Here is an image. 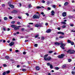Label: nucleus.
I'll return each mask as SVG.
<instances>
[{
    "label": "nucleus",
    "instance_id": "f257e3e1",
    "mask_svg": "<svg viewBox=\"0 0 75 75\" xmlns=\"http://www.w3.org/2000/svg\"><path fill=\"white\" fill-rule=\"evenodd\" d=\"M67 52V53H69L70 54H73L74 53H75V51H74V50H69Z\"/></svg>",
    "mask_w": 75,
    "mask_h": 75
},
{
    "label": "nucleus",
    "instance_id": "f03ea898",
    "mask_svg": "<svg viewBox=\"0 0 75 75\" xmlns=\"http://www.w3.org/2000/svg\"><path fill=\"white\" fill-rule=\"evenodd\" d=\"M60 44H61V46H60L61 48H62L63 50L65 49L64 47L65 46V44L63 43L62 42H60Z\"/></svg>",
    "mask_w": 75,
    "mask_h": 75
},
{
    "label": "nucleus",
    "instance_id": "7ed1b4c3",
    "mask_svg": "<svg viewBox=\"0 0 75 75\" xmlns=\"http://www.w3.org/2000/svg\"><path fill=\"white\" fill-rule=\"evenodd\" d=\"M40 16L39 14L38 15H35L33 16V18H38V19H39V18H40Z\"/></svg>",
    "mask_w": 75,
    "mask_h": 75
},
{
    "label": "nucleus",
    "instance_id": "20e7f679",
    "mask_svg": "<svg viewBox=\"0 0 75 75\" xmlns=\"http://www.w3.org/2000/svg\"><path fill=\"white\" fill-rule=\"evenodd\" d=\"M64 56L65 54H62L61 55H59L58 56V58H63V57H64Z\"/></svg>",
    "mask_w": 75,
    "mask_h": 75
},
{
    "label": "nucleus",
    "instance_id": "39448f33",
    "mask_svg": "<svg viewBox=\"0 0 75 75\" xmlns=\"http://www.w3.org/2000/svg\"><path fill=\"white\" fill-rule=\"evenodd\" d=\"M42 26V25L41 24H40V25H39L38 24H36L35 25V27H41Z\"/></svg>",
    "mask_w": 75,
    "mask_h": 75
},
{
    "label": "nucleus",
    "instance_id": "423d86ee",
    "mask_svg": "<svg viewBox=\"0 0 75 75\" xmlns=\"http://www.w3.org/2000/svg\"><path fill=\"white\" fill-rule=\"evenodd\" d=\"M51 31H52V30L50 29H48L46 30V32L47 33H51Z\"/></svg>",
    "mask_w": 75,
    "mask_h": 75
},
{
    "label": "nucleus",
    "instance_id": "0eeeda50",
    "mask_svg": "<svg viewBox=\"0 0 75 75\" xmlns=\"http://www.w3.org/2000/svg\"><path fill=\"white\" fill-rule=\"evenodd\" d=\"M14 44V42H12L10 44H9V45L10 46H13Z\"/></svg>",
    "mask_w": 75,
    "mask_h": 75
},
{
    "label": "nucleus",
    "instance_id": "6e6552de",
    "mask_svg": "<svg viewBox=\"0 0 75 75\" xmlns=\"http://www.w3.org/2000/svg\"><path fill=\"white\" fill-rule=\"evenodd\" d=\"M62 15L63 17H65L67 16V13L66 12H63Z\"/></svg>",
    "mask_w": 75,
    "mask_h": 75
},
{
    "label": "nucleus",
    "instance_id": "1a4fd4ad",
    "mask_svg": "<svg viewBox=\"0 0 75 75\" xmlns=\"http://www.w3.org/2000/svg\"><path fill=\"white\" fill-rule=\"evenodd\" d=\"M35 69L37 71H39L40 70V67L38 66H37L36 67Z\"/></svg>",
    "mask_w": 75,
    "mask_h": 75
},
{
    "label": "nucleus",
    "instance_id": "9d476101",
    "mask_svg": "<svg viewBox=\"0 0 75 75\" xmlns=\"http://www.w3.org/2000/svg\"><path fill=\"white\" fill-rule=\"evenodd\" d=\"M52 16H54V14H55V12L54 11H52L51 12Z\"/></svg>",
    "mask_w": 75,
    "mask_h": 75
},
{
    "label": "nucleus",
    "instance_id": "9b49d317",
    "mask_svg": "<svg viewBox=\"0 0 75 75\" xmlns=\"http://www.w3.org/2000/svg\"><path fill=\"white\" fill-rule=\"evenodd\" d=\"M19 28L18 26H16L14 28V30H19Z\"/></svg>",
    "mask_w": 75,
    "mask_h": 75
},
{
    "label": "nucleus",
    "instance_id": "f8f14e48",
    "mask_svg": "<svg viewBox=\"0 0 75 75\" xmlns=\"http://www.w3.org/2000/svg\"><path fill=\"white\" fill-rule=\"evenodd\" d=\"M54 44H55L56 45H60V43L56 42Z\"/></svg>",
    "mask_w": 75,
    "mask_h": 75
},
{
    "label": "nucleus",
    "instance_id": "ddd939ff",
    "mask_svg": "<svg viewBox=\"0 0 75 75\" xmlns=\"http://www.w3.org/2000/svg\"><path fill=\"white\" fill-rule=\"evenodd\" d=\"M12 12L13 13H17L18 12L16 10H13Z\"/></svg>",
    "mask_w": 75,
    "mask_h": 75
},
{
    "label": "nucleus",
    "instance_id": "4468645a",
    "mask_svg": "<svg viewBox=\"0 0 75 75\" xmlns=\"http://www.w3.org/2000/svg\"><path fill=\"white\" fill-rule=\"evenodd\" d=\"M71 42H72V41H71L70 40H67V42L69 44H71Z\"/></svg>",
    "mask_w": 75,
    "mask_h": 75
},
{
    "label": "nucleus",
    "instance_id": "2eb2a0df",
    "mask_svg": "<svg viewBox=\"0 0 75 75\" xmlns=\"http://www.w3.org/2000/svg\"><path fill=\"white\" fill-rule=\"evenodd\" d=\"M47 58V61H50V60H51V59H52V58L50 57H49Z\"/></svg>",
    "mask_w": 75,
    "mask_h": 75
},
{
    "label": "nucleus",
    "instance_id": "dca6fc26",
    "mask_svg": "<svg viewBox=\"0 0 75 75\" xmlns=\"http://www.w3.org/2000/svg\"><path fill=\"white\" fill-rule=\"evenodd\" d=\"M5 58H6V59H8L10 58V57H9L7 56H5Z\"/></svg>",
    "mask_w": 75,
    "mask_h": 75
},
{
    "label": "nucleus",
    "instance_id": "f3484780",
    "mask_svg": "<svg viewBox=\"0 0 75 75\" xmlns=\"http://www.w3.org/2000/svg\"><path fill=\"white\" fill-rule=\"evenodd\" d=\"M45 39V37L42 36L41 37V40H44Z\"/></svg>",
    "mask_w": 75,
    "mask_h": 75
},
{
    "label": "nucleus",
    "instance_id": "a211bd4d",
    "mask_svg": "<svg viewBox=\"0 0 75 75\" xmlns=\"http://www.w3.org/2000/svg\"><path fill=\"white\" fill-rule=\"evenodd\" d=\"M59 38H64V36H60L59 37Z\"/></svg>",
    "mask_w": 75,
    "mask_h": 75
},
{
    "label": "nucleus",
    "instance_id": "6ab92c4d",
    "mask_svg": "<svg viewBox=\"0 0 75 75\" xmlns=\"http://www.w3.org/2000/svg\"><path fill=\"white\" fill-rule=\"evenodd\" d=\"M11 27H12V28H14L16 27V25H11Z\"/></svg>",
    "mask_w": 75,
    "mask_h": 75
},
{
    "label": "nucleus",
    "instance_id": "aec40b11",
    "mask_svg": "<svg viewBox=\"0 0 75 75\" xmlns=\"http://www.w3.org/2000/svg\"><path fill=\"white\" fill-rule=\"evenodd\" d=\"M68 2H66L64 4V6H67V5H68Z\"/></svg>",
    "mask_w": 75,
    "mask_h": 75
},
{
    "label": "nucleus",
    "instance_id": "412c9836",
    "mask_svg": "<svg viewBox=\"0 0 75 75\" xmlns=\"http://www.w3.org/2000/svg\"><path fill=\"white\" fill-rule=\"evenodd\" d=\"M9 6H10L11 8H14V6L13 5L10 4Z\"/></svg>",
    "mask_w": 75,
    "mask_h": 75
},
{
    "label": "nucleus",
    "instance_id": "4be33fe9",
    "mask_svg": "<svg viewBox=\"0 0 75 75\" xmlns=\"http://www.w3.org/2000/svg\"><path fill=\"white\" fill-rule=\"evenodd\" d=\"M50 68L51 69H52V68H53V66L52 64H50Z\"/></svg>",
    "mask_w": 75,
    "mask_h": 75
},
{
    "label": "nucleus",
    "instance_id": "5701e85b",
    "mask_svg": "<svg viewBox=\"0 0 75 75\" xmlns=\"http://www.w3.org/2000/svg\"><path fill=\"white\" fill-rule=\"evenodd\" d=\"M22 71H23V72H25V71H26V70L25 69H23L22 70Z\"/></svg>",
    "mask_w": 75,
    "mask_h": 75
},
{
    "label": "nucleus",
    "instance_id": "b1692460",
    "mask_svg": "<svg viewBox=\"0 0 75 75\" xmlns=\"http://www.w3.org/2000/svg\"><path fill=\"white\" fill-rule=\"evenodd\" d=\"M39 36V35L37 34L35 36V37L36 38H37V37H38Z\"/></svg>",
    "mask_w": 75,
    "mask_h": 75
},
{
    "label": "nucleus",
    "instance_id": "393cba45",
    "mask_svg": "<svg viewBox=\"0 0 75 75\" xmlns=\"http://www.w3.org/2000/svg\"><path fill=\"white\" fill-rule=\"evenodd\" d=\"M44 59L45 61H48V58H47V57H44Z\"/></svg>",
    "mask_w": 75,
    "mask_h": 75
},
{
    "label": "nucleus",
    "instance_id": "a878e982",
    "mask_svg": "<svg viewBox=\"0 0 75 75\" xmlns=\"http://www.w3.org/2000/svg\"><path fill=\"white\" fill-rule=\"evenodd\" d=\"M70 44L71 45H74V42H71Z\"/></svg>",
    "mask_w": 75,
    "mask_h": 75
},
{
    "label": "nucleus",
    "instance_id": "bb28decb",
    "mask_svg": "<svg viewBox=\"0 0 75 75\" xmlns=\"http://www.w3.org/2000/svg\"><path fill=\"white\" fill-rule=\"evenodd\" d=\"M61 23L62 24H63V25H65V24H66V23L64 22H61Z\"/></svg>",
    "mask_w": 75,
    "mask_h": 75
},
{
    "label": "nucleus",
    "instance_id": "cd10ccee",
    "mask_svg": "<svg viewBox=\"0 0 75 75\" xmlns=\"http://www.w3.org/2000/svg\"><path fill=\"white\" fill-rule=\"evenodd\" d=\"M34 46L35 47H38V44H35Z\"/></svg>",
    "mask_w": 75,
    "mask_h": 75
},
{
    "label": "nucleus",
    "instance_id": "c85d7f7f",
    "mask_svg": "<svg viewBox=\"0 0 75 75\" xmlns=\"http://www.w3.org/2000/svg\"><path fill=\"white\" fill-rule=\"evenodd\" d=\"M63 68H65L66 67V64H64L62 66Z\"/></svg>",
    "mask_w": 75,
    "mask_h": 75
},
{
    "label": "nucleus",
    "instance_id": "c756f323",
    "mask_svg": "<svg viewBox=\"0 0 75 75\" xmlns=\"http://www.w3.org/2000/svg\"><path fill=\"white\" fill-rule=\"evenodd\" d=\"M55 69H56V70H58V69H59V68L58 67H55Z\"/></svg>",
    "mask_w": 75,
    "mask_h": 75
},
{
    "label": "nucleus",
    "instance_id": "7c9ffc66",
    "mask_svg": "<svg viewBox=\"0 0 75 75\" xmlns=\"http://www.w3.org/2000/svg\"><path fill=\"white\" fill-rule=\"evenodd\" d=\"M28 7H29V8H30V7H32L31 4H29L28 6Z\"/></svg>",
    "mask_w": 75,
    "mask_h": 75
},
{
    "label": "nucleus",
    "instance_id": "2f4dec72",
    "mask_svg": "<svg viewBox=\"0 0 75 75\" xmlns=\"http://www.w3.org/2000/svg\"><path fill=\"white\" fill-rule=\"evenodd\" d=\"M36 8H38V9L39 8H41V7L40 6H38Z\"/></svg>",
    "mask_w": 75,
    "mask_h": 75
},
{
    "label": "nucleus",
    "instance_id": "473e14b6",
    "mask_svg": "<svg viewBox=\"0 0 75 75\" xmlns=\"http://www.w3.org/2000/svg\"><path fill=\"white\" fill-rule=\"evenodd\" d=\"M2 30L3 31H6V28H3L2 29Z\"/></svg>",
    "mask_w": 75,
    "mask_h": 75
},
{
    "label": "nucleus",
    "instance_id": "72a5a7b5",
    "mask_svg": "<svg viewBox=\"0 0 75 75\" xmlns=\"http://www.w3.org/2000/svg\"><path fill=\"white\" fill-rule=\"evenodd\" d=\"M68 17L69 18H72V17H73V16L69 15L68 16Z\"/></svg>",
    "mask_w": 75,
    "mask_h": 75
},
{
    "label": "nucleus",
    "instance_id": "f704fd0d",
    "mask_svg": "<svg viewBox=\"0 0 75 75\" xmlns=\"http://www.w3.org/2000/svg\"><path fill=\"white\" fill-rule=\"evenodd\" d=\"M6 74V72L5 71L3 73V75H5Z\"/></svg>",
    "mask_w": 75,
    "mask_h": 75
},
{
    "label": "nucleus",
    "instance_id": "c9c22d12",
    "mask_svg": "<svg viewBox=\"0 0 75 75\" xmlns=\"http://www.w3.org/2000/svg\"><path fill=\"white\" fill-rule=\"evenodd\" d=\"M4 20H7L8 18H7V17H5L4 18Z\"/></svg>",
    "mask_w": 75,
    "mask_h": 75
},
{
    "label": "nucleus",
    "instance_id": "e433bc0d",
    "mask_svg": "<svg viewBox=\"0 0 75 75\" xmlns=\"http://www.w3.org/2000/svg\"><path fill=\"white\" fill-rule=\"evenodd\" d=\"M52 7L54 8H56V6H55V5H53L52 6Z\"/></svg>",
    "mask_w": 75,
    "mask_h": 75
},
{
    "label": "nucleus",
    "instance_id": "4c0bfd02",
    "mask_svg": "<svg viewBox=\"0 0 75 75\" xmlns=\"http://www.w3.org/2000/svg\"><path fill=\"white\" fill-rule=\"evenodd\" d=\"M1 6L2 7H5V5L4 4H2Z\"/></svg>",
    "mask_w": 75,
    "mask_h": 75
},
{
    "label": "nucleus",
    "instance_id": "58836bf2",
    "mask_svg": "<svg viewBox=\"0 0 75 75\" xmlns=\"http://www.w3.org/2000/svg\"><path fill=\"white\" fill-rule=\"evenodd\" d=\"M10 71H7L6 72V74H9V73H10Z\"/></svg>",
    "mask_w": 75,
    "mask_h": 75
},
{
    "label": "nucleus",
    "instance_id": "ea45409f",
    "mask_svg": "<svg viewBox=\"0 0 75 75\" xmlns=\"http://www.w3.org/2000/svg\"><path fill=\"white\" fill-rule=\"evenodd\" d=\"M17 24H18V25H20L21 24V23H20L19 22H18L17 23Z\"/></svg>",
    "mask_w": 75,
    "mask_h": 75
},
{
    "label": "nucleus",
    "instance_id": "a19ab883",
    "mask_svg": "<svg viewBox=\"0 0 75 75\" xmlns=\"http://www.w3.org/2000/svg\"><path fill=\"white\" fill-rule=\"evenodd\" d=\"M61 32H57V34H61Z\"/></svg>",
    "mask_w": 75,
    "mask_h": 75
},
{
    "label": "nucleus",
    "instance_id": "79ce46f5",
    "mask_svg": "<svg viewBox=\"0 0 75 75\" xmlns=\"http://www.w3.org/2000/svg\"><path fill=\"white\" fill-rule=\"evenodd\" d=\"M62 28H66V26L65 25L62 26Z\"/></svg>",
    "mask_w": 75,
    "mask_h": 75
},
{
    "label": "nucleus",
    "instance_id": "37998d69",
    "mask_svg": "<svg viewBox=\"0 0 75 75\" xmlns=\"http://www.w3.org/2000/svg\"><path fill=\"white\" fill-rule=\"evenodd\" d=\"M47 65H48V66H50V65H51V64H50V63H47Z\"/></svg>",
    "mask_w": 75,
    "mask_h": 75
},
{
    "label": "nucleus",
    "instance_id": "c03bdc74",
    "mask_svg": "<svg viewBox=\"0 0 75 75\" xmlns=\"http://www.w3.org/2000/svg\"><path fill=\"white\" fill-rule=\"evenodd\" d=\"M15 22V21H12L11 22V24H14Z\"/></svg>",
    "mask_w": 75,
    "mask_h": 75
},
{
    "label": "nucleus",
    "instance_id": "a18cd8bd",
    "mask_svg": "<svg viewBox=\"0 0 75 75\" xmlns=\"http://www.w3.org/2000/svg\"><path fill=\"white\" fill-rule=\"evenodd\" d=\"M72 74H73V75H74V74H75V71H72Z\"/></svg>",
    "mask_w": 75,
    "mask_h": 75
},
{
    "label": "nucleus",
    "instance_id": "49530a36",
    "mask_svg": "<svg viewBox=\"0 0 75 75\" xmlns=\"http://www.w3.org/2000/svg\"><path fill=\"white\" fill-rule=\"evenodd\" d=\"M3 65L4 67H7V65L6 64H4Z\"/></svg>",
    "mask_w": 75,
    "mask_h": 75
},
{
    "label": "nucleus",
    "instance_id": "de8ad7c7",
    "mask_svg": "<svg viewBox=\"0 0 75 75\" xmlns=\"http://www.w3.org/2000/svg\"><path fill=\"white\" fill-rule=\"evenodd\" d=\"M53 52V51H50L49 52V53H50V54H51V53H52V52Z\"/></svg>",
    "mask_w": 75,
    "mask_h": 75
},
{
    "label": "nucleus",
    "instance_id": "09e8293b",
    "mask_svg": "<svg viewBox=\"0 0 75 75\" xmlns=\"http://www.w3.org/2000/svg\"><path fill=\"white\" fill-rule=\"evenodd\" d=\"M9 19H12V18H13V17H12L11 16H9Z\"/></svg>",
    "mask_w": 75,
    "mask_h": 75
},
{
    "label": "nucleus",
    "instance_id": "8fccbe9b",
    "mask_svg": "<svg viewBox=\"0 0 75 75\" xmlns=\"http://www.w3.org/2000/svg\"><path fill=\"white\" fill-rule=\"evenodd\" d=\"M71 59H68V62H71Z\"/></svg>",
    "mask_w": 75,
    "mask_h": 75
},
{
    "label": "nucleus",
    "instance_id": "3c124183",
    "mask_svg": "<svg viewBox=\"0 0 75 75\" xmlns=\"http://www.w3.org/2000/svg\"><path fill=\"white\" fill-rule=\"evenodd\" d=\"M42 3H45V1H44V0H43L42 1Z\"/></svg>",
    "mask_w": 75,
    "mask_h": 75
},
{
    "label": "nucleus",
    "instance_id": "603ef678",
    "mask_svg": "<svg viewBox=\"0 0 75 75\" xmlns=\"http://www.w3.org/2000/svg\"><path fill=\"white\" fill-rule=\"evenodd\" d=\"M48 54H46V55H45V56H44V57H48Z\"/></svg>",
    "mask_w": 75,
    "mask_h": 75
},
{
    "label": "nucleus",
    "instance_id": "864d4df0",
    "mask_svg": "<svg viewBox=\"0 0 75 75\" xmlns=\"http://www.w3.org/2000/svg\"><path fill=\"white\" fill-rule=\"evenodd\" d=\"M23 54H26V52H25V51H24L23 52Z\"/></svg>",
    "mask_w": 75,
    "mask_h": 75
},
{
    "label": "nucleus",
    "instance_id": "5fc2aeb1",
    "mask_svg": "<svg viewBox=\"0 0 75 75\" xmlns=\"http://www.w3.org/2000/svg\"><path fill=\"white\" fill-rule=\"evenodd\" d=\"M25 30V29L24 28H22L21 29V30L22 31H24V30Z\"/></svg>",
    "mask_w": 75,
    "mask_h": 75
},
{
    "label": "nucleus",
    "instance_id": "6e6d98bb",
    "mask_svg": "<svg viewBox=\"0 0 75 75\" xmlns=\"http://www.w3.org/2000/svg\"><path fill=\"white\" fill-rule=\"evenodd\" d=\"M47 9L49 10H51V8H50V7H48V8H47Z\"/></svg>",
    "mask_w": 75,
    "mask_h": 75
},
{
    "label": "nucleus",
    "instance_id": "4d7b16f0",
    "mask_svg": "<svg viewBox=\"0 0 75 75\" xmlns=\"http://www.w3.org/2000/svg\"><path fill=\"white\" fill-rule=\"evenodd\" d=\"M18 18H19V19H21V17L20 16H18Z\"/></svg>",
    "mask_w": 75,
    "mask_h": 75
},
{
    "label": "nucleus",
    "instance_id": "13d9d810",
    "mask_svg": "<svg viewBox=\"0 0 75 75\" xmlns=\"http://www.w3.org/2000/svg\"><path fill=\"white\" fill-rule=\"evenodd\" d=\"M61 34L62 35H64V33H63L62 32H61Z\"/></svg>",
    "mask_w": 75,
    "mask_h": 75
},
{
    "label": "nucleus",
    "instance_id": "bf43d9fd",
    "mask_svg": "<svg viewBox=\"0 0 75 75\" xmlns=\"http://www.w3.org/2000/svg\"><path fill=\"white\" fill-rule=\"evenodd\" d=\"M57 29L58 30H61V28H60V27H59L57 28Z\"/></svg>",
    "mask_w": 75,
    "mask_h": 75
},
{
    "label": "nucleus",
    "instance_id": "052dcab7",
    "mask_svg": "<svg viewBox=\"0 0 75 75\" xmlns=\"http://www.w3.org/2000/svg\"><path fill=\"white\" fill-rule=\"evenodd\" d=\"M44 13L43 12H41V14H42V15H44Z\"/></svg>",
    "mask_w": 75,
    "mask_h": 75
},
{
    "label": "nucleus",
    "instance_id": "680f3d73",
    "mask_svg": "<svg viewBox=\"0 0 75 75\" xmlns=\"http://www.w3.org/2000/svg\"><path fill=\"white\" fill-rule=\"evenodd\" d=\"M28 40H25V42H28Z\"/></svg>",
    "mask_w": 75,
    "mask_h": 75
},
{
    "label": "nucleus",
    "instance_id": "e2e57ef3",
    "mask_svg": "<svg viewBox=\"0 0 75 75\" xmlns=\"http://www.w3.org/2000/svg\"><path fill=\"white\" fill-rule=\"evenodd\" d=\"M45 25H48V24L47 23H46L45 24Z\"/></svg>",
    "mask_w": 75,
    "mask_h": 75
},
{
    "label": "nucleus",
    "instance_id": "0e129e2a",
    "mask_svg": "<svg viewBox=\"0 0 75 75\" xmlns=\"http://www.w3.org/2000/svg\"><path fill=\"white\" fill-rule=\"evenodd\" d=\"M70 26H71V27H73L74 25L73 24H71L70 25Z\"/></svg>",
    "mask_w": 75,
    "mask_h": 75
},
{
    "label": "nucleus",
    "instance_id": "69168bd1",
    "mask_svg": "<svg viewBox=\"0 0 75 75\" xmlns=\"http://www.w3.org/2000/svg\"><path fill=\"white\" fill-rule=\"evenodd\" d=\"M20 67V65H17V68H19Z\"/></svg>",
    "mask_w": 75,
    "mask_h": 75
},
{
    "label": "nucleus",
    "instance_id": "338daca9",
    "mask_svg": "<svg viewBox=\"0 0 75 75\" xmlns=\"http://www.w3.org/2000/svg\"><path fill=\"white\" fill-rule=\"evenodd\" d=\"M8 4H11V2H9L8 3Z\"/></svg>",
    "mask_w": 75,
    "mask_h": 75
},
{
    "label": "nucleus",
    "instance_id": "774afa93",
    "mask_svg": "<svg viewBox=\"0 0 75 75\" xmlns=\"http://www.w3.org/2000/svg\"><path fill=\"white\" fill-rule=\"evenodd\" d=\"M26 14L27 16H29V14L27 13H26Z\"/></svg>",
    "mask_w": 75,
    "mask_h": 75
}]
</instances>
